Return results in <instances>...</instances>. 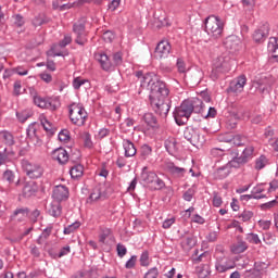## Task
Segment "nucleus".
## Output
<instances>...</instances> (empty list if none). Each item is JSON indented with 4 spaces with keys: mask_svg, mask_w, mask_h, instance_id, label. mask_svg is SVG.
I'll return each instance as SVG.
<instances>
[{
    "mask_svg": "<svg viewBox=\"0 0 278 278\" xmlns=\"http://www.w3.org/2000/svg\"><path fill=\"white\" fill-rule=\"evenodd\" d=\"M142 86L150 91V104L153 112L161 118H166L170 112V100L168 99L170 90L166 83L159 80L157 75L150 74L142 79Z\"/></svg>",
    "mask_w": 278,
    "mask_h": 278,
    "instance_id": "f257e3e1",
    "label": "nucleus"
},
{
    "mask_svg": "<svg viewBox=\"0 0 278 278\" xmlns=\"http://www.w3.org/2000/svg\"><path fill=\"white\" fill-rule=\"evenodd\" d=\"M204 25L207 36L213 38V40L223 38V31H225V23L220 17L216 15H210L205 18Z\"/></svg>",
    "mask_w": 278,
    "mask_h": 278,
    "instance_id": "f03ea898",
    "label": "nucleus"
},
{
    "mask_svg": "<svg viewBox=\"0 0 278 278\" xmlns=\"http://www.w3.org/2000/svg\"><path fill=\"white\" fill-rule=\"evenodd\" d=\"M0 138L7 144L5 148L0 150V166L2 164H5L8 160H11V157H14V150H12V146L14 144V136H12V132L8 130L0 131Z\"/></svg>",
    "mask_w": 278,
    "mask_h": 278,
    "instance_id": "7ed1b4c3",
    "label": "nucleus"
},
{
    "mask_svg": "<svg viewBox=\"0 0 278 278\" xmlns=\"http://www.w3.org/2000/svg\"><path fill=\"white\" fill-rule=\"evenodd\" d=\"M86 118H88V112L81 106V104L73 103L70 105V119L73 125L81 127L86 125Z\"/></svg>",
    "mask_w": 278,
    "mask_h": 278,
    "instance_id": "20e7f679",
    "label": "nucleus"
},
{
    "mask_svg": "<svg viewBox=\"0 0 278 278\" xmlns=\"http://www.w3.org/2000/svg\"><path fill=\"white\" fill-rule=\"evenodd\" d=\"M22 169L29 179H40L45 175V168L40 164L27 160L22 161Z\"/></svg>",
    "mask_w": 278,
    "mask_h": 278,
    "instance_id": "39448f33",
    "label": "nucleus"
},
{
    "mask_svg": "<svg viewBox=\"0 0 278 278\" xmlns=\"http://www.w3.org/2000/svg\"><path fill=\"white\" fill-rule=\"evenodd\" d=\"M173 114L177 125L181 126L188 123L190 116H192V111L190 109V105L185 100L179 106L175 109Z\"/></svg>",
    "mask_w": 278,
    "mask_h": 278,
    "instance_id": "423d86ee",
    "label": "nucleus"
},
{
    "mask_svg": "<svg viewBox=\"0 0 278 278\" xmlns=\"http://www.w3.org/2000/svg\"><path fill=\"white\" fill-rule=\"evenodd\" d=\"M73 33L75 34V42L76 45H80L84 47L86 42H88V34L86 33V24L83 22H77L73 26Z\"/></svg>",
    "mask_w": 278,
    "mask_h": 278,
    "instance_id": "0eeeda50",
    "label": "nucleus"
},
{
    "mask_svg": "<svg viewBox=\"0 0 278 278\" xmlns=\"http://www.w3.org/2000/svg\"><path fill=\"white\" fill-rule=\"evenodd\" d=\"M233 62L235 61L231 60L229 54L224 53L214 60L213 66H215V68H222V73H229V71H231V65L233 64Z\"/></svg>",
    "mask_w": 278,
    "mask_h": 278,
    "instance_id": "6e6552de",
    "label": "nucleus"
},
{
    "mask_svg": "<svg viewBox=\"0 0 278 278\" xmlns=\"http://www.w3.org/2000/svg\"><path fill=\"white\" fill-rule=\"evenodd\" d=\"M34 103L37 108H41V110H50L51 112L58 110L60 102L54 99H45L38 96L34 97Z\"/></svg>",
    "mask_w": 278,
    "mask_h": 278,
    "instance_id": "1a4fd4ad",
    "label": "nucleus"
},
{
    "mask_svg": "<svg viewBox=\"0 0 278 278\" xmlns=\"http://www.w3.org/2000/svg\"><path fill=\"white\" fill-rule=\"evenodd\" d=\"M184 138L188 140V142H191L193 147H197V144H203V137H201V130L192 127H187L184 131Z\"/></svg>",
    "mask_w": 278,
    "mask_h": 278,
    "instance_id": "9d476101",
    "label": "nucleus"
},
{
    "mask_svg": "<svg viewBox=\"0 0 278 278\" xmlns=\"http://www.w3.org/2000/svg\"><path fill=\"white\" fill-rule=\"evenodd\" d=\"M165 169L176 179H184V177H186V173H188V169L179 167L173 162L165 163Z\"/></svg>",
    "mask_w": 278,
    "mask_h": 278,
    "instance_id": "9b49d317",
    "label": "nucleus"
},
{
    "mask_svg": "<svg viewBox=\"0 0 278 278\" xmlns=\"http://www.w3.org/2000/svg\"><path fill=\"white\" fill-rule=\"evenodd\" d=\"M154 55L159 60L165 59L170 55V42H168V40L160 41L155 48Z\"/></svg>",
    "mask_w": 278,
    "mask_h": 278,
    "instance_id": "f8f14e48",
    "label": "nucleus"
},
{
    "mask_svg": "<svg viewBox=\"0 0 278 278\" xmlns=\"http://www.w3.org/2000/svg\"><path fill=\"white\" fill-rule=\"evenodd\" d=\"M26 136L35 147H40L42 144V141L38 137V124H30L26 129Z\"/></svg>",
    "mask_w": 278,
    "mask_h": 278,
    "instance_id": "ddd939ff",
    "label": "nucleus"
},
{
    "mask_svg": "<svg viewBox=\"0 0 278 278\" xmlns=\"http://www.w3.org/2000/svg\"><path fill=\"white\" fill-rule=\"evenodd\" d=\"M52 199L59 203L66 201L68 199V187L64 185L55 186L52 192Z\"/></svg>",
    "mask_w": 278,
    "mask_h": 278,
    "instance_id": "4468645a",
    "label": "nucleus"
},
{
    "mask_svg": "<svg viewBox=\"0 0 278 278\" xmlns=\"http://www.w3.org/2000/svg\"><path fill=\"white\" fill-rule=\"evenodd\" d=\"M242 41L237 36H229L224 41V47L230 53H236V51H240Z\"/></svg>",
    "mask_w": 278,
    "mask_h": 278,
    "instance_id": "2eb2a0df",
    "label": "nucleus"
},
{
    "mask_svg": "<svg viewBox=\"0 0 278 278\" xmlns=\"http://www.w3.org/2000/svg\"><path fill=\"white\" fill-rule=\"evenodd\" d=\"M94 59L97 60V62H99L102 71L109 72L114 68V64L110 60V56H108V54H105L104 52L96 53Z\"/></svg>",
    "mask_w": 278,
    "mask_h": 278,
    "instance_id": "dca6fc26",
    "label": "nucleus"
},
{
    "mask_svg": "<svg viewBox=\"0 0 278 278\" xmlns=\"http://www.w3.org/2000/svg\"><path fill=\"white\" fill-rule=\"evenodd\" d=\"M185 102L189 105L191 113L194 112V114H203L205 112V105L201 98H191L189 100H185Z\"/></svg>",
    "mask_w": 278,
    "mask_h": 278,
    "instance_id": "f3484780",
    "label": "nucleus"
},
{
    "mask_svg": "<svg viewBox=\"0 0 278 278\" xmlns=\"http://www.w3.org/2000/svg\"><path fill=\"white\" fill-rule=\"evenodd\" d=\"M270 26L268 23L262 24L253 34V40L255 42H264L268 38Z\"/></svg>",
    "mask_w": 278,
    "mask_h": 278,
    "instance_id": "a211bd4d",
    "label": "nucleus"
},
{
    "mask_svg": "<svg viewBox=\"0 0 278 278\" xmlns=\"http://www.w3.org/2000/svg\"><path fill=\"white\" fill-rule=\"evenodd\" d=\"M244 86H247V76L241 75L230 84V92L240 94L244 90Z\"/></svg>",
    "mask_w": 278,
    "mask_h": 278,
    "instance_id": "6ab92c4d",
    "label": "nucleus"
},
{
    "mask_svg": "<svg viewBox=\"0 0 278 278\" xmlns=\"http://www.w3.org/2000/svg\"><path fill=\"white\" fill-rule=\"evenodd\" d=\"M157 174L155 172H149V167L144 166L141 170V181L146 186H151L153 185V181H155Z\"/></svg>",
    "mask_w": 278,
    "mask_h": 278,
    "instance_id": "aec40b11",
    "label": "nucleus"
},
{
    "mask_svg": "<svg viewBox=\"0 0 278 278\" xmlns=\"http://www.w3.org/2000/svg\"><path fill=\"white\" fill-rule=\"evenodd\" d=\"M233 268H236V261L231 258H227L225 262L215 263V270H217V273H227V270Z\"/></svg>",
    "mask_w": 278,
    "mask_h": 278,
    "instance_id": "412c9836",
    "label": "nucleus"
},
{
    "mask_svg": "<svg viewBox=\"0 0 278 278\" xmlns=\"http://www.w3.org/2000/svg\"><path fill=\"white\" fill-rule=\"evenodd\" d=\"M52 160H55L59 164H66L68 162V152L64 148H58L52 152Z\"/></svg>",
    "mask_w": 278,
    "mask_h": 278,
    "instance_id": "4be33fe9",
    "label": "nucleus"
},
{
    "mask_svg": "<svg viewBox=\"0 0 278 278\" xmlns=\"http://www.w3.org/2000/svg\"><path fill=\"white\" fill-rule=\"evenodd\" d=\"M47 213L49 216H53V218H60L62 216V204L54 200L48 205Z\"/></svg>",
    "mask_w": 278,
    "mask_h": 278,
    "instance_id": "5701e85b",
    "label": "nucleus"
},
{
    "mask_svg": "<svg viewBox=\"0 0 278 278\" xmlns=\"http://www.w3.org/2000/svg\"><path fill=\"white\" fill-rule=\"evenodd\" d=\"M29 216V208L27 207H18L13 212L11 216L12 220H16L17 223H23Z\"/></svg>",
    "mask_w": 278,
    "mask_h": 278,
    "instance_id": "b1692460",
    "label": "nucleus"
},
{
    "mask_svg": "<svg viewBox=\"0 0 278 278\" xmlns=\"http://www.w3.org/2000/svg\"><path fill=\"white\" fill-rule=\"evenodd\" d=\"M123 149L125 151V157H134L138 153L136 146L129 139H123Z\"/></svg>",
    "mask_w": 278,
    "mask_h": 278,
    "instance_id": "393cba45",
    "label": "nucleus"
},
{
    "mask_svg": "<svg viewBox=\"0 0 278 278\" xmlns=\"http://www.w3.org/2000/svg\"><path fill=\"white\" fill-rule=\"evenodd\" d=\"M267 51L276 62H278V38L271 37L267 45Z\"/></svg>",
    "mask_w": 278,
    "mask_h": 278,
    "instance_id": "a878e982",
    "label": "nucleus"
},
{
    "mask_svg": "<svg viewBox=\"0 0 278 278\" xmlns=\"http://www.w3.org/2000/svg\"><path fill=\"white\" fill-rule=\"evenodd\" d=\"M109 240L114 242V235L112 233V229L100 228L99 242H101V244H108Z\"/></svg>",
    "mask_w": 278,
    "mask_h": 278,
    "instance_id": "bb28decb",
    "label": "nucleus"
},
{
    "mask_svg": "<svg viewBox=\"0 0 278 278\" xmlns=\"http://www.w3.org/2000/svg\"><path fill=\"white\" fill-rule=\"evenodd\" d=\"M199 278H207L210 275H212V268L210 267V264H202L199 265L195 268Z\"/></svg>",
    "mask_w": 278,
    "mask_h": 278,
    "instance_id": "cd10ccee",
    "label": "nucleus"
},
{
    "mask_svg": "<svg viewBox=\"0 0 278 278\" xmlns=\"http://www.w3.org/2000/svg\"><path fill=\"white\" fill-rule=\"evenodd\" d=\"M255 153V148L253 146H248L241 153V161L247 164L250 160H253V155Z\"/></svg>",
    "mask_w": 278,
    "mask_h": 278,
    "instance_id": "c85d7f7f",
    "label": "nucleus"
},
{
    "mask_svg": "<svg viewBox=\"0 0 278 278\" xmlns=\"http://www.w3.org/2000/svg\"><path fill=\"white\" fill-rule=\"evenodd\" d=\"M181 247L184 251H190L197 244V238L193 236H188L181 241Z\"/></svg>",
    "mask_w": 278,
    "mask_h": 278,
    "instance_id": "c756f323",
    "label": "nucleus"
},
{
    "mask_svg": "<svg viewBox=\"0 0 278 278\" xmlns=\"http://www.w3.org/2000/svg\"><path fill=\"white\" fill-rule=\"evenodd\" d=\"M38 192V188L35 182H27L23 188L24 197H34Z\"/></svg>",
    "mask_w": 278,
    "mask_h": 278,
    "instance_id": "7c9ffc66",
    "label": "nucleus"
},
{
    "mask_svg": "<svg viewBox=\"0 0 278 278\" xmlns=\"http://www.w3.org/2000/svg\"><path fill=\"white\" fill-rule=\"evenodd\" d=\"M70 175L72 179H79V177L84 176V166L81 164L74 165L70 170Z\"/></svg>",
    "mask_w": 278,
    "mask_h": 278,
    "instance_id": "2f4dec72",
    "label": "nucleus"
},
{
    "mask_svg": "<svg viewBox=\"0 0 278 278\" xmlns=\"http://www.w3.org/2000/svg\"><path fill=\"white\" fill-rule=\"evenodd\" d=\"M31 116H34V113L29 109L16 112V118L20 123H25L27 118H31Z\"/></svg>",
    "mask_w": 278,
    "mask_h": 278,
    "instance_id": "473e14b6",
    "label": "nucleus"
},
{
    "mask_svg": "<svg viewBox=\"0 0 278 278\" xmlns=\"http://www.w3.org/2000/svg\"><path fill=\"white\" fill-rule=\"evenodd\" d=\"M230 173H231V169H229V166L225 165L216 169L215 177L216 179H225L229 177Z\"/></svg>",
    "mask_w": 278,
    "mask_h": 278,
    "instance_id": "72a5a7b5",
    "label": "nucleus"
},
{
    "mask_svg": "<svg viewBox=\"0 0 278 278\" xmlns=\"http://www.w3.org/2000/svg\"><path fill=\"white\" fill-rule=\"evenodd\" d=\"M165 149L166 151L173 155V153L177 152V140L169 138L165 140Z\"/></svg>",
    "mask_w": 278,
    "mask_h": 278,
    "instance_id": "f704fd0d",
    "label": "nucleus"
},
{
    "mask_svg": "<svg viewBox=\"0 0 278 278\" xmlns=\"http://www.w3.org/2000/svg\"><path fill=\"white\" fill-rule=\"evenodd\" d=\"M101 199V190L100 189H93L89 197L87 198V203H97V201H100Z\"/></svg>",
    "mask_w": 278,
    "mask_h": 278,
    "instance_id": "c9c22d12",
    "label": "nucleus"
},
{
    "mask_svg": "<svg viewBox=\"0 0 278 278\" xmlns=\"http://www.w3.org/2000/svg\"><path fill=\"white\" fill-rule=\"evenodd\" d=\"M243 164L247 163L242 161L241 156H238L232 159L228 164H226V166H228L229 170H231V168H240L241 166H243Z\"/></svg>",
    "mask_w": 278,
    "mask_h": 278,
    "instance_id": "e433bc0d",
    "label": "nucleus"
},
{
    "mask_svg": "<svg viewBox=\"0 0 278 278\" xmlns=\"http://www.w3.org/2000/svg\"><path fill=\"white\" fill-rule=\"evenodd\" d=\"M266 190H268V185L258 184L255 187H253L252 194H254V197H260V195L264 194L263 192H266Z\"/></svg>",
    "mask_w": 278,
    "mask_h": 278,
    "instance_id": "4c0bfd02",
    "label": "nucleus"
},
{
    "mask_svg": "<svg viewBox=\"0 0 278 278\" xmlns=\"http://www.w3.org/2000/svg\"><path fill=\"white\" fill-rule=\"evenodd\" d=\"M247 249H249V245L247 244V242L239 241L232 247V253H236V254L244 253Z\"/></svg>",
    "mask_w": 278,
    "mask_h": 278,
    "instance_id": "58836bf2",
    "label": "nucleus"
},
{
    "mask_svg": "<svg viewBox=\"0 0 278 278\" xmlns=\"http://www.w3.org/2000/svg\"><path fill=\"white\" fill-rule=\"evenodd\" d=\"M150 188L151 190H164V188H166V182H164V180H162V178H159L156 175V178H154Z\"/></svg>",
    "mask_w": 278,
    "mask_h": 278,
    "instance_id": "ea45409f",
    "label": "nucleus"
},
{
    "mask_svg": "<svg viewBox=\"0 0 278 278\" xmlns=\"http://www.w3.org/2000/svg\"><path fill=\"white\" fill-rule=\"evenodd\" d=\"M153 153V148L149 144H143L140 148V156L142 160H147V157H150V155Z\"/></svg>",
    "mask_w": 278,
    "mask_h": 278,
    "instance_id": "a19ab883",
    "label": "nucleus"
},
{
    "mask_svg": "<svg viewBox=\"0 0 278 278\" xmlns=\"http://www.w3.org/2000/svg\"><path fill=\"white\" fill-rule=\"evenodd\" d=\"M143 121L149 127H155V124L157 123V118L152 113H146L143 115Z\"/></svg>",
    "mask_w": 278,
    "mask_h": 278,
    "instance_id": "79ce46f5",
    "label": "nucleus"
},
{
    "mask_svg": "<svg viewBox=\"0 0 278 278\" xmlns=\"http://www.w3.org/2000/svg\"><path fill=\"white\" fill-rule=\"evenodd\" d=\"M79 227H81V223L75 222V223L68 225L67 227H65L63 230V233L65 236H71V233H73L76 229H79Z\"/></svg>",
    "mask_w": 278,
    "mask_h": 278,
    "instance_id": "37998d69",
    "label": "nucleus"
},
{
    "mask_svg": "<svg viewBox=\"0 0 278 278\" xmlns=\"http://www.w3.org/2000/svg\"><path fill=\"white\" fill-rule=\"evenodd\" d=\"M140 266H143L144 268H148L150 266L151 261L149 260V251H143L139 258Z\"/></svg>",
    "mask_w": 278,
    "mask_h": 278,
    "instance_id": "c03bdc74",
    "label": "nucleus"
},
{
    "mask_svg": "<svg viewBox=\"0 0 278 278\" xmlns=\"http://www.w3.org/2000/svg\"><path fill=\"white\" fill-rule=\"evenodd\" d=\"M245 240L250 242V244H262V240L260 239V236L257 233H248Z\"/></svg>",
    "mask_w": 278,
    "mask_h": 278,
    "instance_id": "a18cd8bd",
    "label": "nucleus"
},
{
    "mask_svg": "<svg viewBox=\"0 0 278 278\" xmlns=\"http://www.w3.org/2000/svg\"><path fill=\"white\" fill-rule=\"evenodd\" d=\"M247 142V137L241 135L232 136V142L235 147H243V144Z\"/></svg>",
    "mask_w": 278,
    "mask_h": 278,
    "instance_id": "49530a36",
    "label": "nucleus"
},
{
    "mask_svg": "<svg viewBox=\"0 0 278 278\" xmlns=\"http://www.w3.org/2000/svg\"><path fill=\"white\" fill-rule=\"evenodd\" d=\"M268 164V159H266L265 155H261L258 159L255 161V168L256 170H262Z\"/></svg>",
    "mask_w": 278,
    "mask_h": 278,
    "instance_id": "de8ad7c7",
    "label": "nucleus"
},
{
    "mask_svg": "<svg viewBox=\"0 0 278 278\" xmlns=\"http://www.w3.org/2000/svg\"><path fill=\"white\" fill-rule=\"evenodd\" d=\"M251 199L260 201V199H266V194L255 195L253 194V191H251V194H243L240 197V201H251Z\"/></svg>",
    "mask_w": 278,
    "mask_h": 278,
    "instance_id": "09e8293b",
    "label": "nucleus"
},
{
    "mask_svg": "<svg viewBox=\"0 0 278 278\" xmlns=\"http://www.w3.org/2000/svg\"><path fill=\"white\" fill-rule=\"evenodd\" d=\"M46 23H49V20L42 15H37L33 20L34 27H40V25H45Z\"/></svg>",
    "mask_w": 278,
    "mask_h": 278,
    "instance_id": "8fccbe9b",
    "label": "nucleus"
},
{
    "mask_svg": "<svg viewBox=\"0 0 278 278\" xmlns=\"http://www.w3.org/2000/svg\"><path fill=\"white\" fill-rule=\"evenodd\" d=\"M12 21L16 27H23L25 25V18L21 14L13 15Z\"/></svg>",
    "mask_w": 278,
    "mask_h": 278,
    "instance_id": "3c124183",
    "label": "nucleus"
},
{
    "mask_svg": "<svg viewBox=\"0 0 278 278\" xmlns=\"http://www.w3.org/2000/svg\"><path fill=\"white\" fill-rule=\"evenodd\" d=\"M137 262H138L137 255L130 256V258L125 263V268H127V270H131V268H136Z\"/></svg>",
    "mask_w": 278,
    "mask_h": 278,
    "instance_id": "603ef678",
    "label": "nucleus"
},
{
    "mask_svg": "<svg viewBox=\"0 0 278 278\" xmlns=\"http://www.w3.org/2000/svg\"><path fill=\"white\" fill-rule=\"evenodd\" d=\"M160 276V270L157 267L150 268L143 276V278H157Z\"/></svg>",
    "mask_w": 278,
    "mask_h": 278,
    "instance_id": "864d4df0",
    "label": "nucleus"
},
{
    "mask_svg": "<svg viewBox=\"0 0 278 278\" xmlns=\"http://www.w3.org/2000/svg\"><path fill=\"white\" fill-rule=\"evenodd\" d=\"M60 142H68L71 140V132L66 129H63L59 132Z\"/></svg>",
    "mask_w": 278,
    "mask_h": 278,
    "instance_id": "5fc2aeb1",
    "label": "nucleus"
},
{
    "mask_svg": "<svg viewBox=\"0 0 278 278\" xmlns=\"http://www.w3.org/2000/svg\"><path fill=\"white\" fill-rule=\"evenodd\" d=\"M116 252H117V256L123 258L124 256L127 255V247H125V244L123 243H117Z\"/></svg>",
    "mask_w": 278,
    "mask_h": 278,
    "instance_id": "6e6d98bb",
    "label": "nucleus"
},
{
    "mask_svg": "<svg viewBox=\"0 0 278 278\" xmlns=\"http://www.w3.org/2000/svg\"><path fill=\"white\" fill-rule=\"evenodd\" d=\"M22 89H23V86H22L21 80H16L14 83V85H13V93H14V96L18 97V96L23 94Z\"/></svg>",
    "mask_w": 278,
    "mask_h": 278,
    "instance_id": "4d7b16f0",
    "label": "nucleus"
},
{
    "mask_svg": "<svg viewBox=\"0 0 278 278\" xmlns=\"http://www.w3.org/2000/svg\"><path fill=\"white\" fill-rule=\"evenodd\" d=\"M123 64V53L116 52L113 54V66H121Z\"/></svg>",
    "mask_w": 278,
    "mask_h": 278,
    "instance_id": "13d9d810",
    "label": "nucleus"
},
{
    "mask_svg": "<svg viewBox=\"0 0 278 278\" xmlns=\"http://www.w3.org/2000/svg\"><path fill=\"white\" fill-rule=\"evenodd\" d=\"M211 155L212 157H223V155H225V149H220V148H213L211 149Z\"/></svg>",
    "mask_w": 278,
    "mask_h": 278,
    "instance_id": "bf43d9fd",
    "label": "nucleus"
},
{
    "mask_svg": "<svg viewBox=\"0 0 278 278\" xmlns=\"http://www.w3.org/2000/svg\"><path fill=\"white\" fill-rule=\"evenodd\" d=\"M84 144L87 149H92V147H94V143H92V137L88 132L84 136Z\"/></svg>",
    "mask_w": 278,
    "mask_h": 278,
    "instance_id": "052dcab7",
    "label": "nucleus"
},
{
    "mask_svg": "<svg viewBox=\"0 0 278 278\" xmlns=\"http://www.w3.org/2000/svg\"><path fill=\"white\" fill-rule=\"evenodd\" d=\"M220 73H226V72H222V68H217L216 66L213 67L210 78L213 81H216V79H218V77H220Z\"/></svg>",
    "mask_w": 278,
    "mask_h": 278,
    "instance_id": "680f3d73",
    "label": "nucleus"
},
{
    "mask_svg": "<svg viewBox=\"0 0 278 278\" xmlns=\"http://www.w3.org/2000/svg\"><path fill=\"white\" fill-rule=\"evenodd\" d=\"M243 223H248V220L253 218V212L251 211H243L239 216Z\"/></svg>",
    "mask_w": 278,
    "mask_h": 278,
    "instance_id": "e2e57ef3",
    "label": "nucleus"
},
{
    "mask_svg": "<svg viewBox=\"0 0 278 278\" xmlns=\"http://www.w3.org/2000/svg\"><path fill=\"white\" fill-rule=\"evenodd\" d=\"M213 205L214 207H220L223 205V198L216 192L213 193Z\"/></svg>",
    "mask_w": 278,
    "mask_h": 278,
    "instance_id": "0e129e2a",
    "label": "nucleus"
},
{
    "mask_svg": "<svg viewBox=\"0 0 278 278\" xmlns=\"http://www.w3.org/2000/svg\"><path fill=\"white\" fill-rule=\"evenodd\" d=\"M3 179L4 181H8L9 184H12L14 181V172L8 169L3 173Z\"/></svg>",
    "mask_w": 278,
    "mask_h": 278,
    "instance_id": "69168bd1",
    "label": "nucleus"
},
{
    "mask_svg": "<svg viewBox=\"0 0 278 278\" xmlns=\"http://www.w3.org/2000/svg\"><path fill=\"white\" fill-rule=\"evenodd\" d=\"M86 79H81L79 77L75 78L73 80V88L74 90H79V88H81L84 86V84H86Z\"/></svg>",
    "mask_w": 278,
    "mask_h": 278,
    "instance_id": "338daca9",
    "label": "nucleus"
},
{
    "mask_svg": "<svg viewBox=\"0 0 278 278\" xmlns=\"http://www.w3.org/2000/svg\"><path fill=\"white\" fill-rule=\"evenodd\" d=\"M136 122L134 121V118H126L125 121H124V123L122 124V128L123 129H127L128 131L131 129V127H134V124H135Z\"/></svg>",
    "mask_w": 278,
    "mask_h": 278,
    "instance_id": "774afa93",
    "label": "nucleus"
}]
</instances>
